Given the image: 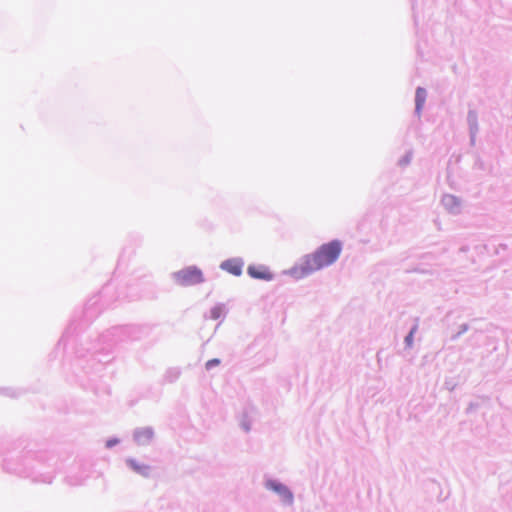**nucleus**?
I'll use <instances>...</instances> for the list:
<instances>
[{"mask_svg":"<svg viewBox=\"0 0 512 512\" xmlns=\"http://www.w3.org/2000/svg\"><path fill=\"white\" fill-rule=\"evenodd\" d=\"M178 284L187 286L202 282V273L196 268L183 269L175 274Z\"/></svg>","mask_w":512,"mask_h":512,"instance_id":"nucleus-1","label":"nucleus"},{"mask_svg":"<svg viewBox=\"0 0 512 512\" xmlns=\"http://www.w3.org/2000/svg\"><path fill=\"white\" fill-rule=\"evenodd\" d=\"M341 250V243L338 241H333L331 243L322 245L316 256H338L341 253Z\"/></svg>","mask_w":512,"mask_h":512,"instance_id":"nucleus-2","label":"nucleus"},{"mask_svg":"<svg viewBox=\"0 0 512 512\" xmlns=\"http://www.w3.org/2000/svg\"><path fill=\"white\" fill-rule=\"evenodd\" d=\"M221 267L227 270L229 273L238 276L241 274L243 263L240 261L239 258H231L224 261L221 264Z\"/></svg>","mask_w":512,"mask_h":512,"instance_id":"nucleus-3","label":"nucleus"},{"mask_svg":"<svg viewBox=\"0 0 512 512\" xmlns=\"http://www.w3.org/2000/svg\"><path fill=\"white\" fill-rule=\"evenodd\" d=\"M248 273L253 278L270 280L272 279V273L265 266H249Z\"/></svg>","mask_w":512,"mask_h":512,"instance_id":"nucleus-4","label":"nucleus"},{"mask_svg":"<svg viewBox=\"0 0 512 512\" xmlns=\"http://www.w3.org/2000/svg\"><path fill=\"white\" fill-rule=\"evenodd\" d=\"M127 464L133 471H135L136 473H138L144 477H148L150 475V466H148L144 463H140L136 459H133V458L128 459Z\"/></svg>","mask_w":512,"mask_h":512,"instance_id":"nucleus-5","label":"nucleus"},{"mask_svg":"<svg viewBox=\"0 0 512 512\" xmlns=\"http://www.w3.org/2000/svg\"><path fill=\"white\" fill-rule=\"evenodd\" d=\"M267 486L269 489L277 492L278 494H280L283 499L287 502H291L292 501V494L290 493V491L282 484L280 483H276V482H268L267 483Z\"/></svg>","mask_w":512,"mask_h":512,"instance_id":"nucleus-6","label":"nucleus"},{"mask_svg":"<svg viewBox=\"0 0 512 512\" xmlns=\"http://www.w3.org/2000/svg\"><path fill=\"white\" fill-rule=\"evenodd\" d=\"M425 100H426V91L423 89V88H418L416 90V96H415V101H416V111L418 113H420L424 103H425Z\"/></svg>","mask_w":512,"mask_h":512,"instance_id":"nucleus-7","label":"nucleus"},{"mask_svg":"<svg viewBox=\"0 0 512 512\" xmlns=\"http://www.w3.org/2000/svg\"><path fill=\"white\" fill-rule=\"evenodd\" d=\"M220 364V360L217 359V358H214V359H211L209 361L206 362L205 366H206V369H211L215 366H218Z\"/></svg>","mask_w":512,"mask_h":512,"instance_id":"nucleus-8","label":"nucleus"},{"mask_svg":"<svg viewBox=\"0 0 512 512\" xmlns=\"http://www.w3.org/2000/svg\"><path fill=\"white\" fill-rule=\"evenodd\" d=\"M116 442H117L116 440H109V441L107 442V446H108V447H111V446H113L114 444H116Z\"/></svg>","mask_w":512,"mask_h":512,"instance_id":"nucleus-9","label":"nucleus"},{"mask_svg":"<svg viewBox=\"0 0 512 512\" xmlns=\"http://www.w3.org/2000/svg\"><path fill=\"white\" fill-rule=\"evenodd\" d=\"M334 259L335 258H328V261L325 264H331Z\"/></svg>","mask_w":512,"mask_h":512,"instance_id":"nucleus-10","label":"nucleus"}]
</instances>
